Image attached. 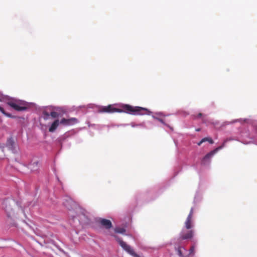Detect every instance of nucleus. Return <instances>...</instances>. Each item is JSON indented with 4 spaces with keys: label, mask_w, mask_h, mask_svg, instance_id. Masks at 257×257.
<instances>
[{
    "label": "nucleus",
    "mask_w": 257,
    "mask_h": 257,
    "mask_svg": "<svg viewBox=\"0 0 257 257\" xmlns=\"http://www.w3.org/2000/svg\"><path fill=\"white\" fill-rule=\"evenodd\" d=\"M194 251H195V246L193 245L190 247V248L189 249V254H194Z\"/></svg>",
    "instance_id": "obj_19"
},
{
    "label": "nucleus",
    "mask_w": 257,
    "mask_h": 257,
    "mask_svg": "<svg viewBox=\"0 0 257 257\" xmlns=\"http://www.w3.org/2000/svg\"><path fill=\"white\" fill-rule=\"evenodd\" d=\"M14 145V142L12 138H9L7 140L6 146L10 149H13Z\"/></svg>",
    "instance_id": "obj_13"
},
{
    "label": "nucleus",
    "mask_w": 257,
    "mask_h": 257,
    "mask_svg": "<svg viewBox=\"0 0 257 257\" xmlns=\"http://www.w3.org/2000/svg\"><path fill=\"white\" fill-rule=\"evenodd\" d=\"M50 115L53 117V118H58L59 115H60V114L57 112H56V111H52L50 113Z\"/></svg>",
    "instance_id": "obj_15"
},
{
    "label": "nucleus",
    "mask_w": 257,
    "mask_h": 257,
    "mask_svg": "<svg viewBox=\"0 0 257 257\" xmlns=\"http://www.w3.org/2000/svg\"><path fill=\"white\" fill-rule=\"evenodd\" d=\"M208 140L207 142H208L210 144H213L214 142L211 138L208 137Z\"/></svg>",
    "instance_id": "obj_21"
},
{
    "label": "nucleus",
    "mask_w": 257,
    "mask_h": 257,
    "mask_svg": "<svg viewBox=\"0 0 257 257\" xmlns=\"http://www.w3.org/2000/svg\"><path fill=\"white\" fill-rule=\"evenodd\" d=\"M100 224L106 229H110L112 225L110 220L106 219L101 218L99 220Z\"/></svg>",
    "instance_id": "obj_9"
},
{
    "label": "nucleus",
    "mask_w": 257,
    "mask_h": 257,
    "mask_svg": "<svg viewBox=\"0 0 257 257\" xmlns=\"http://www.w3.org/2000/svg\"><path fill=\"white\" fill-rule=\"evenodd\" d=\"M182 248V247L179 246L176 249L178 254L179 255L180 257H184V255L183 254V253H182V250H181Z\"/></svg>",
    "instance_id": "obj_17"
},
{
    "label": "nucleus",
    "mask_w": 257,
    "mask_h": 257,
    "mask_svg": "<svg viewBox=\"0 0 257 257\" xmlns=\"http://www.w3.org/2000/svg\"><path fill=\"white\" fill-rule=\"evenodd\" d=\"M201 117L202 118V121L203 123H206L207 122H209L208 119L207 117V115L203 114L202 113H199L197 115L194 114L193 115V119H197Z\"/></svg>",
    "instance_id": "obj_10"
},
{
    "label": "nucleus",
    "mask_w": 257,
    "mask_h": 257,
    "mask_svg": "<svg viewBox=\"0 0 257 257\" xmlns=\"http://www.w3.org/2000/svg\"><path fill=\"white\" fill-rule=\"evenodd\" d=\"M224 143H224L222 146L216 148L214 150H213V151H211L210 152H209V153L207 154L204 157V158H203V159L202 160V163H204V162L206 160L210 159L218 151L224 147Z\"/></svg>",
    "instance_id": "obj_7"
},
{
    "label": "nucleus",
    "mask_w": 257,
    "mask_h": 257,
    "mask_svg": "<svg viewBox=\"0 0 257 257\" xmlns=\"http://www.w3.org/2000/svg\"><path fill=\"white\" fill-rule=\"evenodd\" d=\"M154 118L156 119L157 120L159 121L162 123H163L164 124H166L164 122V120L160 118H158V117H154Z\"/></svg>",
    "instance_id": "obj_20"
},
{
    "label": "nucleus",
    "mask_w": 257,
    "mask_h": 257,
    "mask_svg": "<svg viewBox=\"0 0 257 257\" xmlns=\"http://www.w3.org/2000/svg\"><path fill=\"white\" fill-rule=\"evenodd\" d=\"M114 231L116 233L123 234L125 232V229L122 227H116Z\"/></svg>",
    "instance_id": "obj_14"
},
{
    "label": "nucleus",
    "mask_w": 257,
    "mask_h": 257,
    "mask_svg": "<svg viewBox=\"0 0 257 257\" xmlns=\"http://www.w3.org/2000/svg\"><path fill=\"white\" fill-rule=\"evenodd\" d=\"M114 238L119 243L121 247L125 250L128 253L132 255L133 257H139V256L135 252L133 249L125 242L119 238L117 236L114 235Z\"/></svg>",
    "instance_id": "obj_4"
},
{
    "label": "nucleus",
    "mask_w": 257,
    "mask_h": 257,
    "mask_svg": "<svg viewBox=\"0 0 257 257\" xmlns=\"http://www.w3.org/2000/svg\"><path fill=\"white\" fill-rule=\"evenodd\" d=\"M7 104L15 110L19 111L27 109V107L24 102L20 100H11Z\"/></svg>",
    "instance_id": "obj_3"
},
{
    "label": "nucleus",
    "mask_w": 257,
    "mask_h": 257,
    "mask_svg": "<svg viewBox=\"0 0 257 257\" xmlns=\"http://www.w3.org/2000/svg\"><path fill=\"white\" fill-rule=\"evenodd\" d=\"M200 131V128H197V129H196V131H197V132H199Z\"/></svg>",
    "instance_id": "obj_23"
},
{
    "label": "nucleus",
    "mask_w": 257,
    "mask_h": 257,
    "mask_svg": "<svg viewBox=\"0 0 257 257\" xmlns=\"http://www.w3.org/2000/svg\"><path fill=\"white\" fill-rule=\"evenodd\" d=\"M193 208H191L190 210V211L189 212V214H188L187 219L185 222V226L186 229H191L193 226Z\"/></svg>",
    "instance_id": "obj_6"
},
{
    "label": "nucleus",
    "mask_w": 257,
    "mask_h": 257,
    "mask_svg": "<svg viewBox=\"0 0 257 257\" xmlns=\"http://www.w3.org/2000/svg\"><path fill=\"white\" fill-rule=\"evenodd\" d=\"M39 167V164L38 161H33L29 165V168L32 171H37Z\"/></svg>",
    "instance_id": "obj_11"
},
{
    "label": "nucleus",
    "mask_w": 257,
    "mask_h": 257,
    "mask_svg": "<svg viewBox=\"0 0 257 257\" xmlns=\"http://www.w3.org/2000/svg\"><path fill=\"white\" fill-rule=\"evenodd\" d=\"M60 124L59 119H55L49 128L50 132H54Z\"/></svg>",
    "instance_id": "obj_12"
},
{
    "label": "nucleus",
    "mask_w": 257,
    "mask_h": 257,
    "mask_svg": "<svg viewBox=\"0 0 257 257\" xmlns=\"http://www.w3.org/2000/svg\"><path fill=\"white\" fill-rule=\"evenodd\" d=\"M0 151H3L2 149L1 148H0Z\"/></svg>",
    "instance_id": "obj_24"
},
{
    "label": "nucleus",
    "mask_w": 257,
    "mask_h": 257,
    "mask_svg": "<svg viewBox=\"0 0 257 257\" xmlns=\"http://www.w3.org/2000/svg\"><path fill=\"white\" fill-rule=\"evenodd\" d=\"M0 111L3 113L5 115L8 116V117H11V114L6 112L4 109L0 105Z\"/></svg>",
    "instance_id": "obj_16"
},
{
    "label": "nucleus",
    "mask_w": 257,
    "mask_h": 257,
    "mask_svg": "<svg viewBox=\"0 0 257 257\" xmlns=\"http://www.w3.org/2000/svg\"><path fill=\"white\" fill-rule=\"evenodd\" d=\"M100 111L105 113L113 112H125L133 115L149 114L151 111L147 108L133 106L129 104L123 105L121 109L116 108L111 105L103 106L100 108Z\"/></svg>",
    "instance_id": "obj_1"
},
{
    "label": "nucleus",
    "mask_w": 257,
    "mask_h": 257,
    "mask_svg": "<svg viewBox=\"0 0 257 257\" xmlns=\"http://www.w3.org/2000/svg\"><path fill=\"white\" fill-rule=\"evenodd\" d=\"M78 122L77 119L76 118L72 117L70 118H63L60 121V124L64 126L72 125L77 123Z\"/></svg>",
    "instance_id": "obj_5"
},
{
    "label": "nucleus",
    "mask_w": 257,
    "mask_h": 257,
    "mask_svg": "<svg viewBox=\"0 0 257 257\" xmlns=\"http://www.w3.org/2000/svg\"><path fill=\"white\" fill-rule=\"evenodd\" d=\"M194 235V231L193 230H190L187 232H182L180 238L181 240L191 239L193 238Z\"/></svg>",
    "instance_id": "obj_8"
},
{
    "label": "nucleus",
    "mask_w": 257,
    "mask_h": 257,
    "mask_svg": "<svg viewBox=\"0 0 257 257\" xmlns=\"http://www.w3.org/2000/svg\"><path fill=\"white\" fill-rule=\"evenodd\" d=\"M208 137L204 138L202 139L197 144L198 146H200L203 143L208 141Z\"/></svg>",
    "instance_id": "obj_18"
},
{
    "label": "nucleus",
    "mask_w": 257,
    "mask_h": 257,
    "mask_svg": "<svg viewBox=\"0 0 257 257\" xmlns=\"http://www.w3.org/2000/svg\"><path fill=\"white\" fill-rule=\"evenodd\" d=\"M43 113L45 115H46L47 116H48L50 115V114H49L48 112H46V111H44Z\"/></svg>",
    "instance_id": "obj_22"
},
{
    "label": "nucleus",
    "mask_w": 257,
    "mask_h": 257,
    "mask_svg": "<svg viewBox=\"0 0 257 257\" xmlns=\"http://www.w3.org/2000/svg\"><path fill=\"white\" fill-rule=\"evenodd\" d=\"M3 205L8 217L10 219L15 216L16 211L20 209L18 202L11 199L4 200Z\"/></svg>",
    "instance_id": "obj_2"
}]
</instances>
